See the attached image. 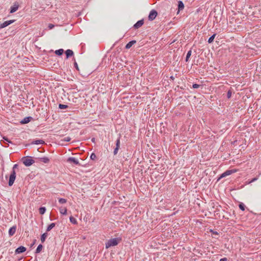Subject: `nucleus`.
Listing matches in <instances>:
<instances>
[{
  "label": "nucleus",
  "instance_id": "cd10ccee",
  "mask_svg": "<svg viewBox=\"0 0 261 261\" xmlns=\"http://www.w3.org/2000/svg\"><path fill=\"white\" fill-rule=\"evenodd\" d=\"M120 137L118 138V139L116 141V147L119 149L120 148Z\"/></svg>",
  "mask_w": 261,
  "mask_h": 261
},
{
  "label": "nucleus",
  "instance_id": "37998d69",
  "mask_svg": "<svg viewBox=\"0 0 261 261\" xmlns=\"http://www.w3.org/2000/svg\"><path fill=\"white\" fill-rule=\"evenodd\" d=\"M35 241H34V242L33 243L32 245H33L35 244Z\"/></svg>",
  "mask_w": 261,
  "mask_h": 261
},
{
  "label": "nucleus",
  "instance_id": "a19ab883",
  "mask_svg": "<svg viewBox=\"0 0 261 261\" xmlns=\"http://www.w3.org/2000/svg\"><path fill=\"white\" fill-rule=\"evenodd\" d=\"M257 178H253L250 181V183L254 182L257 180Z\"/></svg>",
  "mask_w": 261,
  "mask_h": 261
},
{
  "label": "nucleus",
  "instance_id": "4c0bfd02",
  "mask_svg": "<svg viewBox=\"0 0 261 261\" xmlns=\"http://www.w3.org/2000/svg\"><path fill=\"white\" fill-rule=\"evenodd\" d=\"M17 167H18V165H17V164H15V165H13V169H12V170H15V169L16 168H17Z\"/></svg>",
  "mask_w": 261,
  "mask_h": 261
},
{
  "label": "nucleus",
  "instance_id": "f3484780",
  "mask_svg": "<svg viewBox=\"0 0 261 261\" xmlns=\"http://www.w3.org/2000/svg\"><path fill=\"white\" fill-rule=\"evenodd\" d=\"M44 143H45V142L42 140H37L34 141L32 142V144H36V145L43 144Z\"/></svg>",
  "mask_w": 261,
  "mask_h": 261
},
{
  "label": "nucleus",
  "instance_id": "ddd939ff",
  "mask_svg": "<svg viewBox=\"0 0 261 261\" xmlns=\"http://www.w3.org/2000/svg\"><path fill=\"white\" fill-rule=\"evenodd\" d=\"M32 119V118L31 117H25L23 120L21 121L20 122L21 124H26L29 122Z\"/></svg>",
  "mask_w": 261,
  "mask_h": 261
},
{
  "label": "nucleus",
  "instance_id": "6ab92c4d",
  "mask_svg": "<svg viewBox=\"0 0 261 261\" xmlns=\"http://www.w3.org/2000/svg\"><path fill=\"white\" fill-rule=\"evenodd\" d=\"M55 226V223H52L50 224H49L48 227H47L46 231H49L51 229H53Z\"/></svg>",
  "mask_w": 261,
  "mask_h": 261
},
{
  "label": "nucleus",
  "instance_id": "7ed1b4c3",
  "mask_svg": "<svg viewBox=\"0 0 261 261\" xmlns=\"http://www.w3.org/2000/svg\"><path fill=\"white\" fill-rule=\"evenodd\" d=\"M16 178V172L15 170H12L11 173L10 175L9 180V186H11L14 182L15 179Z\"/></svg>",
  "mask_w": 261,
  "mask_h": 261
},
{
  "label": "nucleus",
  "instance_id": "f03ea898",
  "mask_svg": "<svg viewBox=\"0 0 261 261\" xmlns=\"http://www.w3.org/2000/svg\"><path fill=\"white\" fill-rule=\"evenodd\" d=\"M22 161L23 164L29 167L35 163V161L32 159L31 156H25L22 158Z\"/></svg>",
  "mask_w": 261,
  "mask_h": 261
},
{
  "label": "nucleus",
  "instance_id": "aec40b11",
  "mask_svg": "<svg viewBox=\"0 0 261 261\" xmlns=\"http://www.w3.org/2000/svg\"><path fill=\"white\" fill-rule=\"evenodd\" d=\"M64 50L63 49H59L55 51V54L58 56H61L63 54Z\"/></svg>",
  "mask_w": 261,
  "mask_h": 261
},
{
  "label": "nucleus",
  "instance_id": "c85d7f7f",
  "mask_svg": "<svg viewBox=\"0 0 261 261\" xmlns=\"http://www.w3.org/2000/svg\"><path fill=\"white\" fill-rule=\"evenodd\" d=\"M239 206V208L242 211H244L245 210V206L243 203H240Z\"/></svg>",
  "mask_w": 261,
  "mask_h": 261
},
{
  "label": "nucleus",
  "instance_id": "79ce46f5",
  "mask_svg": "<svg viewBox=\"0 0 261 261\" xmlns=\"http://www.w3.org/2000/svg\"><path fill=\"white\" fill-rule=\"evenodd\" d=\"M94 141H95V138H92V142H94Z\"/></svg>",
  "mask_w": 261,
  "mask_h": 261
},
{
  "label": "nucleus",
  "instance_id": "f257e3e1",
  "mask_svg": "<svg viewBox=\"0 0 261 261\" xmlns=\"http://www.w3.org/2000/svg\"><path fill=\"white\" fill-rule=\"evenodd\" d=\"M120 241L121 239L118 238L110 239L106 243V248L108 249L112 246H115L118 244Z\"/></svg>",
  "mask_w": 261,
  "mask_h": 261
},
{
  "label": "nucleus",
  "instance_id": "423d86ee",
  "mask_svg": "<svg viewBox=\"0 0 261 261\" xmlns=\"http://www.w3.org/2000/svg\"><path fill=\"white\" fill-rule=\"evenodd\" d=\"M235 171L232 170H228L225 171L224 173H223L220 176V177L218 178V180H219L220 179L223 178L224 177H226L228 175H230L232 173H234Z\"/></svg>",
  "mask_w": 261,
  "mask_h": 261
},
{
  "label": "nucleus",
  "instance_id": "393cba45",
  "mask_svg": "<svg viewBox=\"0 0 261 261\" xmlns=\"http://www.w3.org/2000/svg\"><path fill=\"white\" fill-rule=\"evenodd\" d=\"M178 9L179 10H182L184 8V5L181 1L178 2Z\"/></svg>",
  "mask_w": 261,
  "mask_h": 261
},
{
  "label": "nucleus",
  "instance_id": "dca6fc26",
  "mask_svg": "<svg viewBox=\"0 0 261 261\" xmlns=\"http://www.w3.org/2000/svg\"><path fill=\"white\" fill-rule=\"evenodd\" d=\"M136 41L135 40H132L130 42H129L125 46V48L126 49L130 48L133 45H134L135 43H136Z\"/></svg>",
  "mask_w": 261,
  "mask_h": 261
},
{
  "label": "nucleus",
  "instance_id": "2eb2a0df",
  "mask_svg": "<svg viewBox=\"0 0 261 261\" xmlns=\"http://www.w3.org/2000/svg\"><path fill=\"white\" fill-rule=\"evenodd\" d=\"M39 159L41 162H42L44 163H48L49 162V159L46 156L40 158Z\"/></svg>",
  "mask_w": 261,
  "mask_h": 261
},
{
  "label": "nucleus",
  "instance_id": "58836bf2",
  "mask_svg": "<svg viewBox=\"0 0 261 261\" xmlns=\"http://www.w3.org/2000/svg\"><path fill=\"white\" fill-rule=\"evenodd\" d=\"M3 139H4L5 141H7V142H9V143H12L11 141H10L8 140V139L7 138H6V137H3Z\"/></svg>",
  "mask_w": 261,
  "mask_h": 261
},
{
  "label": "nucleus",
  "instance_id": "20e7f679",
  "mask_svg": "<svg viewBox=\"0 0 261 261\" xmlns=\"http://www.w3.org/2000/svg\"><path fill=\"white\" fill-rule=\"evenodd\" d=\"M157 14L158 13L156 11H155V10H152L149 13L148 16V19L151 21L154 20L156 17Z\"/></svg>",
  "mask_w": 261,
  "mask_h": 261
},
{
  "label": "nucleus",
  "instance_id": "f704fd0d",
  "mask_svg": "<svg viewBox=\"0 0 261 261\" xmlns=\"http://www.w3.org/2000/svg\"><path fill=\"white\" fill-rule=\"evenodd\" d=\"M54 27H55V25L54 24L50 23L48 24V28L49 30H50V29H53L54 28Z\"/></svg>",
  "mask_w": 261,
  "mask_h": 261
},
{
  "label": "nucleus",
  "instance_id": "ea45409f",
  "mask_svg": "<svg viewBox=\"0 0 261 261\" xmlns=\"http://www.w3.org/2000/svg\"><path fill=\"white\" fill-rule=\"evenodd\" d=\"M227 259L226 257H224V258H221L220 259V261H227Z\"/></svg>",
  "mask_w": 261,
  "mask_h": 261
},
{
  "label": "nucleus",
  "instance_id": "7c9ffc66",
  "mask_svg": "<svg viewBox=\"0 0 261 261\" xmlns=\"http://www.w3.org/2000/svg\"><path fill=\"white\" fill-rule=\"evenodd\" d=\"M90 158L91 160H94L96 158V155L95 153H92L90 155Z\"/></svg>",
  "mask_w": 261,
  "mask_h": 261
},
{
  "label": "nucleus",
  "instance_id": "e433bc0d",
  "mask_svg": "<svg viewBox=\"0 0 261 261\" xmlns=\"http://www.w3.org/2000/svg\"><path fill=\"white\" fill-rule=\"evenodd\" d=\"M74 67L76 68V69L77 70H79L78 65H77V63H76V62H74Z\"/></svg>",
  "mask_w": 261,
  "mask_h": 261
},
{
  "label": "nucleus",
  "instance_id": "39448f33",
  "mask_svg": "<svg viewBox=\"0 0 261 261\" xmlns=\"http://www.w3.org/2000/svg\"><path fill=\"white\" fill-rule=\"evenodd\" d=\"M14 21H15L14 20H10L6 21L4 22L3 23H0V29H2L3 28H4L8 26L9 25L13 23Z\"/></svg>",
  "mask_w": 261,
  "mask_h": 261
},
{
  "label": "nucleus",
  "instance_id": "4be33fe9",
  "mask_svg": "<svg viewBox=\"0 0 261 261\" xmlns=\"http://www.w3.org/2000/svg\"><path fill=\"white\" fill-rule=\"evenodd\" d=\"M39 213L41 215L44 214L46 211V208L45 207H41L39 210Z\"/></svg>",
  "mask_w": 261,
  "mask_h": 261
},
{
  "label": "nucleus",
  "instance_id": "473e14b6",
  "mask_svg": "<svg viewBox=\"0 0 261 261\" xmlns=\"http://www.w3.org/2000/svg\"><path fill=\"white\" fill-rule=\"evenodd\" d=\"M71 140V138L69 137H67L64 138L63 141H66V142H69Z\"/></svg>",
  "mask_w": 261,
  "mask_h": 261
},
{
  "label": "nucleus",
  "instance_id": "0eeeda50",
  "mask_svg": "<svg viewBox=\"0 0 261 261\" xmlns=\"http://www.w3.org/2000/svg\"><path fill=\"white\" fill-rule=\"evenodd\" d=\"M67 161L70 163H73L75 165H80L77 159L73 157H70L68 159Z\"/></svg>",
  "mask_w": 261,
  "mask_h": 261
},
{
  "label": "nucleus",
  "instance_id": "6e6552de",
  "mask_svg": "<svg viewBox=\"0 0 261 261\" xmlns=\"http://www.w3.org/2000/svg\"><path fill=\"white\" fill-rule=\"evenodd\" d=\"M25 250H26V248L24 247L21 246L18 247L15 250V253L19 254V253H23L24 251H25Z\"/></svg>",
  "mask_w": 261,
  "mask_h": 261
},
{
  "label": "nucleus",
  "instance_id": "bb28decb",
  "mask_svg": "<svg viewBox=\"0 0 261 261\" xmlns=\"http://www.w3.org/2000/svg\"><path fill=\"white\" fill-rule=\"evenodd\" d=\"M59 202L60 204H64L67 202V200L64 198H59Z\"/></svg>",
  "mask_w": 261,
  "mask_h": 261
},
{
  "label": "nucleus",
  "instance_id": "a878e982",
  "mask_svg": "<svg viewBox=\"0 0 261 261\" xmlns=\"http://www.w3.org/2000/svg\"><path fill=\"white\" fill-rule=\"evenodd\" d=\"M191 54H192V51L191 50H190L189 51H188V53L187 54L186 58V62L188 61L189 58L191 56Z\"/></svg>",
  "mask_w": 261,
  "mask_h": 261
},
{
  "label": "nucleus",
  "instance_id": "c756f323",
  "mask_svg": "<svg viewBox=\"0 0 261 261\" xmlns=\"http://www.w3.org/2000/svg\"><path fill=\"white\" fill-rule=\"evenodd\" d=\"M68 107V106L67 105H63V104H60L59 105V108L61 109H66Z\"/></svg>",
  "mask_w": 261,
  "mask_h": 261
},
{
  "label": "nucleus",
  "instance_id": "b1692460",
  "mask_svg": "<svg viewBox=\"0 0 261 261\" xmlns=\"http://www.w3.org/2000/svg\"><path fill=\"white\" fill-rule=\"evenodd\" d=\"M216 35V34H213L212 36H211L209 38V39H208V42L209 43H212V42L214 41V38H215V37Z\"/></svg>",
  "mask_w": 261,
  "mask_h": 261
},
{
  "label": "nucleus",
  "instance_id": "1a4fd4ad",
  "mask_svg": "<svg viewBox=\"0 0 261 261\" xmlns=\"http://www.w3.org/2000/svg\"><path fill=\"white\" fill-rule=\"evenodd\" d=\"M16 226H13L12 227H11L9 230V235L10 236H13L15 232H16Z\"/></svg>",
  "mask_w": 261,
  "mask_h": 261
},
{
  "label": "nucleus",
  "instance_id": "5701e85b",
  "mask_svg": "<svg viewBox=\"0 0 261 261\" xmlns=\"http://www.w3.org/2000/svg\"><path fill=\"white\" fill-rule=\"evenodd\" d=\"M69 219H70V222L72 223V224H77V220L74 218H73L72 216H71L69 218Z\"/></svg>",
  "mask_w": 261,
  "mask_h": 261
},
{
  "label": "nucleus",
  "instance_id": "f8f14e48",
  "mask_svg": "<svg viewBox=\"0 0 261 261\" xmlns=\"http://www.w3.org/2000/svg\"><path fill=\"white\" fill-rule=\"evenodd\" d=\"M18 8V5L17 4H14L13 6H12L10 8V13H13L16 12Z\"/></svg>",
  "mask_w": 261,
  "mask_h": 261
},
{
  "label": "nucleus",
  "instance_id": "9d476101",
  "mask_svg": "<svg viewBox=\"0 0 261 261\" xmlns=\"http://www.w3.org/2000/svg\"><path fill=\"white\" fill-rule=\"evenodd\" d=\"M144 23L143 19L138 21L134 25V28L135 29H138L141 27Z\"/></svg>",
  "mask_w": 261,
  "mask_h": 261
},
{
  "label": "nucleus",
  "instance_id": "a211bd4d",
  "mask_svg": "<svg viewBox=\"0 0 261 261\" xmlns=\"http://www.w3.org/2000/svg\"><path fill=\"white\" fill-rule=\"evenodd\" d=\"M47 236V233H43L41 236V241L42 243H44L46 237Z\"/></svg>",
  "mask_w": 261,
  "mask_h": 261
},
{
  "label": "nucleus",
  "instance_id": "412c9836",
  "mask_svg": "<svg viewBox=\"0 0 261 261\" xmlns=\"http://www.w3.org/2000/svg\"><path fill=\"white\" fill-rule=\"evenodd\" d=\"M43 248V246L41 244H40L38 246L36 250V253H39L41 252Z\"/></svg>",
  "mask_w": 261,
  "mask_h": 261
},
{
  "label": "nucleus",
  "instance_id": "72a5a7b5",
  "mask_svg": "<svg viewBox=\"0 0 261 261\" xmlns=\"http://www.w3.org/2000/svg\"><path fill=\"white\" fill-rule=\"evenodd\" d=\"M200 86V85L197 84H194L192 86V87L194 89L198 88Z\"/></svg>",
  "mask_w": 261,
  "mask_h": 261
},
{
  "label": "nucleus",
  "instance_id": "2f4dec72",
  "mask_svg": "<svg viewBox=\"0 0 261 261\" xmlns=\"http://www.w3.org/2000/svg\"><path fill=\"white\" fill-rule=\"evenodd\" d=\"M231 96V91L229 90L227 93V97L228 98H230Z\"/></svg>",
  "mask_w": 261,
  "mask_h": 261
},
{
  "label": "nucleus",
  "instance_id": "9b49d317",
  "mask_svg": "<svg viewBox=\"0 0 261 261\" xmlns=\"http://www.w3.org/2000/svg\"><path fill=\"white\" fill-rule=\"evenodd\" d=\"M60 213L63 215H66L67 214V210L66 207L61 206L59 208Z\"/></svg>",
  "mask_w": 261,
  "mask_h": 261
},
{
  "label": "nucleus",
  "instance_id": "4468645a",
  "mask_svg": "<svg viewBox=\"0 0 261 261\" xmlns=\"http://www.w3.org/2000/svg\"><path fill=\"white\" fill-rule=\"evenodd\" d=\"M65 54H66L67 58H68L69 57H71L73 55V52L71 49H67L65 51Z\"/></svg>",
  "mask_w": 261,
  "mask_h": 261
},
{
  "label": "nucleus",
  "instance_id": "c9c22d12",
  "mask_svg": "<svg viewBox=\"0 0 261 261\" xmlns=\"http://www.w3.org/2000/svg\"><path fill=\"white\" fill-rule=\"evenodd\" d=\"M118 149H119V148H115L114 149V155L117 154V153H118Z\"/></svg>",
  "mask_w": 261,
  "mask_h": 261
}]
</instances>
